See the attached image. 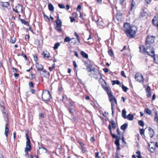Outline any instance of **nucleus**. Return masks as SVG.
Segmentation results:
<instances>
[{"label":"nucleus","mask_w":158,"mask_h":158,"mask_svg":"<svg viewBox=\"0 0 158 158\" xmlns=\"http://www.w3.org/2000/svg\"><path fill=\"white\" fill-rule=\"evenodd\" d=\"M70 18L71 19V22L72 23L75 20V19L73 17H70Z\"/></svg>","instance_id":"nucleus-54"},{"label":"nucleus","mask_w":158,"mask_h":158,"mask_svg":"<svg viewBox=\"0 0 158 158\" xmlns=\"http://www.w3.org/2000/svg\"><path fill=\"white\" fill-rule=\"evenodd\" d=\"M103 70L105 73H107L108 72V69L106 68L103 69Z\"/></svg>","instance_id":"nucleus-53"},{"label":"nucleus","mask_w":158,"mask_h":158,"mask_svg":"<svg viewBox=\"0 0 158 158\" xmlns=\"http://www.w3.org/2000/svg\"><path fill=\"white\" fill-rule=\"evenodd\" d=\"M80 54L81 56L85 59H87L88 58V54L83 51H81L80 52Z\"/></svg>","instance_id":"nucleus-17"},{"label":"nucleus","mask_w":158,"mask_h":158,"mask_svg":"<svg viewBox=\"0 0 158 158\" xmlns=\"http://www.w3.org/2000/svg\"><path fill=\"white\" fill-rule=\"evenodd\" d=\"M56 26H62V22L60 21V20H58V21H56Z\"/></svg>","instance_id":"nucleus-33"},{"label":"nucleus","mask_w":158,"mask_h":158,"mask_svg":"<svg viewBox=\"0 0 158 158\" xmlns=\"http://www.w3.org/2000/svg\"><path fill=\"white\" fill-rule=\"evenodd\" d=\"M34 59L35 61H37L38 60L37 56L35 55H33Z\"/></svg>","instance_id":"nucleus-49"},{"label":"nucleus","mask_w":158,"mask_h":158,"mask_svg":"<svg viewBox=\"0 0 158 158\" xmlns=\"http://www.w3.org/2000/svg\"><path fill=\"white\" fill-rule=\"evenodd\" d=\"M80 18L82 20V21H81V23H84L85 19V15H83L81 13H80Z\"/></svg>","instance_id":"nucleus-18"},{"label":"nucleus","mask_w":158,"mask_h":158,"mask_svg":"<svg viewBox=\"0 0 158 158\" xmlns=\"http://www.w3.org/2000/svg\"><path fill=\"white\" fill-rule=\"evenodd\" d=\"M135 5V2L133 1H132L131 3V10H132L133 9V7Z\"/></svg>","instance_id":"nucleus-44"},{"label":"nucleus","mask_w":158,"mask_h":158,"mask_svg":"<svg viewBox=\"0 0 158 158\" xmlns=\"http://www.w3.org/2000/svg\"><path fill=\"white\" fill-rule=\"evenodd\" d=\"M3 113L4 114V119L6 122L5 134L6 136L7 137L8 136L7 133L9 132V128L7 127L9 123L8 114L5 110L3 112Z\"/></svg>","instance_id":"nucleus-6"},{"label":"nucleus","mask_w":158,"mask_h":158,"mask_svg":"<svg viewBox=\"0 0 158 158\" xmlns=\"http://www.w3.org/2000/svg\"><path fill=\"white\" fill-rule=\"evenodd\" d=\"M96 23L98 26H102L103 24L102 18H100L98 20L96 21Z\"/></svg>","instance_id":"nucleus-22"},{"label":"nucleus","mask_w":158,"mask_h":158,"mask_svg":"<svg viewBox=\"0 0 158 158\" xmlns=\"http://www.w3.org/2000/svg\"><path fill=\"white\" fill-rule=\"evenodd\" d=\"M61 148V146L58 145H57V148H56L57 149H60Z\"/></svg>","instance_id":"nucleus-62"},{"label":"nucleus","mask_w":158,"mask_h":158,"mask_svg":"<svg viewBox=\"0 0 158 158\" xmlns=\"http://www.w3.org/2000/svg\"><path fill=\"white\" fill-rule=\"evenodd\" d=\"M148 130L149 131V133L150 136L151 138H152L154 136V132L153 129L149 127L148 128Z\"/></svg>","instance_id":"nucleus-14"},{"label":"nucleus","mask_w":158,"mask_h":158,"mask_svg":"<svg viewBox=\"0 0 158 158\" xmlns=\"http://www.w3.org/2000/svg\"><path fill=\"white\" fill-rule=\"evenodd\" d=\"M54 69V67L52 66L51 67H49V69L50 71H52Z\"/></svg>","instance_id":"nucleus-59"},{"label":"nucleus","mask_w":158,"mask_h":158,"mask_svg":"<svg viewBox=\"0 0 158 158\" xmlns=\"http://www.w3.org/2000/svg\"><path fill=\"white\" fill-rule=\"evenodd\" d=\"M74 35L77 37V40L79 41L78 35V34L76 32H74Z\"/></svg>","instance_id":"nucleus-52"},{"label":"nucleus","mask_w":158,"mask_h":158,"mask_svg":"<svg viewBox=\"0 0 158 158\" xmlns=\"http://www.w3.org/2000/svg\"><path fill=\"white\" fill-rule=\"evenodd\" d=\"M112 85H114L115 84H117L118 85H119L120 84V82L118 80H114L112 81Z\"/></svg>","instance_id":"nucleus-29"},{"label":"nucleus","mask_w":158,"mask_h":158,"mask_svg":"<svg viewBox=\"0 0 158 158\" xmlns=\"http://www.w3.org/2000/svg\"><path fill=\"white\" fill-rule=\"evenodd\" d=\"M135 78L137 81L139 82H143V77L141 74L138 73H136L135 76Z\"/></svg>","instance_id":"nucleus-10"},{"label":"nucleus","mask_w":158,"mask_h":158,"mask_svg":"<svg viewBox=\"0 0 158 158\" xmlns=\"http://www.w3.org/2000/svg\"><path fill=\"white\" fill-rule=\"evenodd\" d=\"M42 54L44 57L48 58L50 56V53L47 51L44 52Z\"/></svg>","instance_id":"nucleus-21"},{"label":"nucleus","mask_w":158,"mask_h":158,"mask_svg":"<svg viewBox=\"0 0 158 158\" xmlns=\"http://www.w3.org/2000/svg\"><path fill=\"white\" fill-rule=\"evenodd\" d=\"M73 65L74 67V68H75V71L76 75L77 76V71H76V68L77 67V64H76V62L75 61H74L73 62Z\"/></svg>","instance_id":"nucleus-30"},{"label":"nucleus","mask_w":158,"mask_h":158,"mask_svg":"<svg viewBox=\"0 0 158 158\" xmlns=\"http://www.w3.org/2000/svg\"><path fill=\"white\" fill-rule=\"evenodd\" d=\"M21 23H23L25 25H28L29 24L28 22L24 20L23 19H21Z\"/></svg>","instance_id":"nucleus-36"},{"label":"nucleus","mask_w":158,"mask_h":158,"mask_svg":"<svg viewBox=\"0 0 158 158\" xmlns=\"http://www.w3.org/2000/svg\"><path fill=\"white\" fill-rule=\"evenodd\" d=\"M35 66L36 68L38 70L42 71L43 67L42 65L37 63L35 64Z\"/></svg>","instance_id":"nucleus-16"},{"label":"nucleus","mask_w":158,"mask_h":158,"mask_svg":"<svg viewBox=\"0 0 158 158\" xmlns=\"http://www.w3.org/2000/svg\"><path fill=\"white\" fill-rule=\"evenodd\" d=\"M10 41L12 43H14L15 42V38L14 37L10 39Z\"/></svg>","instance_id":"nucleus-45"},{"label":"nucleus","mask_w":158,"mask_h":158,"mask_svg":"<svg viewBox=\"0 0 158 158\" xmlns=\"http://www.w3.org/2000/svg\"><path fill=\"white\" fill-rule=\"evenodd\" d=\"M134 116L133 115L130 114L128 115L127 116V118H126V119H127L129 120H132L134 119Z\"/></svg>","instance_id":"nucleus-20"},{"label":"nucleus","mask_w":158,"mask_h":158,"mask_svg":"<svg viewBox=\"0 0 158 158\" xmlns=\"http://www.w3.org/2000/svg\"><path fill=\"white\" fill-rule=\"evenodd\" d=\"M110 122L112 127L114 129H115L116 128V125L113 120L111 119Z\"/></svg>","instance_id":"nucleus-25"},{"label":"nucleus","mask_w":158,"mask_h":158,"mask_svg":"<svg viewBox=\"0 0 158 158\" xmlns=\"http://www.w3.org/2000/svg\"><path fill=\"white\" fill-rule=\"evenodd\" d=\"M92 40V39L91 38V34H89V37L88 38V39H87V40Z\"/></svg>","instance_id":"nucleus-56"},{"label":"nucleus","mask_w":158,"mask_h":158,"mask_svg":"<svg viewBox=\"0 0 158 158\" xmlns=\"http://www.w3.org/2000/svg\"><path fill=\"white\" fill-rule=\"evenodd\" d=\"M99 152H98L95 153V156L96 157H98Z\"/></svg>","instance_id":"nucleus-58"},{"label":"nucleus","mask_w":158,"mask_h":158,"mask_svg":"<svg viewBox=\"0 0 158 158\" xmlns=\"http://www.w3.org/2000/svg\"><path fill=\"white\" fill-rule=\"evenodd\" d=\"M109 99L111 102V107H114L115 104L117 105V103L115 98L113 95L112 93L110 91L107 92Z\"/></svg>","instance_id":"nucleus-5"},{"label":"nucleus","mask_w":158,"mask_h":158,"mask_svg":"<svg viewBox=\"0 0 158 158\" xmlns=\"http://www.w3.org/2000/svg\"><path fill=\"white\" fill-rule=\"evenodd\" d=\"M61 26H56V30L59 32H60L62 31V29L61 28Z\"/></svg>","instance_id":"nucleus-38"},{"label":"nucleus","mask_w":158,"mask_h":158,"mask_svg":"<svg viewBox=\"0 0 158 158\" xmlns=\"http://www.w3.org/2000/svg\"><path fill=\"white\" fill-rule=\"evenodd\" d=\"M126 113L127 111L123 109L122 110V116L124 119H126V118H127Z\"/></svg>","instance_id":"nucleus-23"},{"label":"nucleus","mask_w":158,"mask_h":158,"mask_svg":"<svg viewBox=\"0 0 158 158\" xmlns=\"http://www.w3.org/2000/svg\"><path fill=\"white\" fill-rule=\"evenodd\" d=\"M152 144H153L156 148V147H158V143L156 142V143L154 142H152Z\"/></svg>","instance_id":"nucleus-43"},{"label":"nucleus","mask_w":158,"mask_h":158,"mask_svg":"<svg viewBox=\"0 0 158 158\" xmlns=\"http://www.w3.org/2000/svg\"><path fill=\"white\" fill-rule=\"evenodd\" d=\"M44 18L46 19H48V20H49V18L46 15H44Z\"/></svg>","instance_id":"nucleus-57"},{"label":"nucleus","mask_w":158,"mask_h":158,"mask_svg":"<svg viewBox=\"0 0 158 158\" xmlns=\"http://www.w3.org/2000/svg\"><path fill=\"white\" fill-rule=\"evenodd\" d=\"M14 75L15 77H18L19 75V74L18 73H15L14 74Z\"/></svg>","instance_id":"nucleus-64"},{"label":"nucleus","mask_w":158,"mask_h":158,"mask_svg":"<svg viewBox=\"0 0 158 158\" xmlns=\"http://www.w3.org/2000/svg\"><path fill=\"white\" fill-rule=\"evenodd\" d=\"M149 147L150 148V151L151 152L153 153L155 152L156 148L153 144H152V142H151V144H149Z\"/></svg>","instance_id":"nucleus-15"},{"label":"nucleus","mask_w":158,"mask_h":158,"mask_svg":"<svg viewBox=\"0 0 158 158\" xmlns=\"http://www.w3.org/2000/svg\"><path fill=\"white\" fill-rule=\"evenodd\" d=\"M71 40V39L69 37H66L64 40V42H69Z\"/></svg>","instance_id":"nucleus-40"},{"label":"nucleus","mask_w":158,"mask_h":158,"mask_svg":"<svg viewBox=\"0 0 158 158\" xmlns=\"http://www.w3.org/2000/svg\"><path fill=\"white\" fill-rule=\"evenodd\" d=\"M123 29L127 37L130 38H133L135 36L136 31L133 29L132 27L131 26L130 24L125 23Z\"/></svg>","instance_id":"nucleus-1"},{"label":"nucleus","mask_w":158,"mask_h":158,"mask_svg":"<svg viewBox=\"0 0 158 158\" xmlns=\"http://www.w3.org/2000/svg\"><path fill=\"white\" fill-rule=\"evenodd\" d=\"M29 85L31 87H33L34 86V84L32 82H30L29 84Z\"/></svg>","instance_id":"nucleus-51"},{"label":"nucleus","mask_w":158,"mask_h":158,"mask_svg":"<svg viewBox=\"0 0 158 158\" xmlns=\"http://www.w3.org/2000/svg\"><path fill=\"white\" fill-rule=\"evenodd\" d=\"M85 64L87 67L88 72H91L93 74L95 75L98 76L100 74V73L98 70L95 68H92V65L89 64L86 61L84 62Z\"/></svg>","instance_id":"nucleus-3"},{"label":"nucleus","mask_w":158,"mask_h":158,"mask_svg":"<svg viewBox=\"0 0 158 158\" xmlns=\"http://www.w3.org/2000/svg\"><path fill=\"white\" fill-rule=\"evenodd\" d=\"M121 75L123 77H126V76L125 75V73L123 71H122L121 73Z\"/></svg>","instance_id":"nucleus-50"},{"label":"nucleus","mask_w":158,"mask_h":158,"mask_svg":"<svg viewBox=\"0 0 158 158\" xmlns=\"http://www.w3.org/2000/svg\"><path fill=\"white\" fill-rule=\"evenodd\" d=\"M26 136L27 140L26 142V148L25 149V155H27L28 154V151H30L31 147L30 145V140L29 138L28 135L27 134H26Z\"/></svg>","instance_id":"nucleus-8"},{"label":"nucleus","mask_w":158,"mask_h":158,"mask_svg":"<svg viewBox=\"0 0 158 158\" xmlns=\"http://www.w3.org/2000/svg\"><path fill=\"white\" fill-rule=\"evenodd\" d=\"M69 112L71 114H72L73 113L74 111V109L72 108H70L69 109Z\"/></svg>","instance_id":"nucleus-47"},{"label":"nucleus","mask_w":158,"mask_h":158,"mask_svg":"<svg viewBox=\"0 0 158 158\" xmlns=\"http://www.w3.org/2000/svg\"><path fill=\"white\" fill-rule=\"evenodd\" d=\"M43 100L44 101H48L50 99L51 95L49 92L46 89L44 90L42 95Z\"/></svg>","instance_id":"nucleus-7"},{"label":"nucleus","mask_w":158,"mask_h":158,"mask_svg":"<svg viewBox=\"0 0 158 158\" xmlns=\"http://www.w3.org/2000/svg\"><path fill=\"white\" fill-rule=\"evenodd\" d=\"M127 124L125 123L123 125H122L120 127V128L122 130L125 131V129L127 128Z\"/></svg>","instance_id":"nucleus-24"},{"label":"nucleus","mask_w":158,"mask_h":158,"mask_svg":"<svg viewBox=\"0 0 158 158\" xmlns=\"http://www.w3.org/2000/svg\"><path fill=\"white\" fill-rule=\"evenodd\" d=\"M155 56V55L153 56H154V61L156 63L158 64V56Z\"/></svg>","instance_id":"nucleus-34"},{"label":"nucleus","mask_w":158,"mask_h":158,"mask_svg":"<svg viewBox=\"0 0 158 158\" xmlns=\"http://www.w3.org/2000/svg\"><path fill=\"white\" fill-rule=\"evenodd\" d=\"M58 6L61 9H64L65 8L64 5L62 4H59Z\"/></svg>","instance_id":"nucleus-42"},{"label":"nucleus","mask_w":158,"mask_h":158,"mask_svg":"<svg viewBox=\"0 0 158 158\" xmlns=\"http://www.w3.org/2000/svg\"><path fill=\"white\" fill-rule=\"evenodd\" d=\"M145 49V47L143 45H141L139 47L140 52L145 55H149L152 56L155 55V52L154 50H151L150 47H146Z\"/></svg>","instance_id":"nucleus-2"},{"label":"nucleus","mask_w":158,"mask_h":158,"mask_svg":"<svg viewBox=\"0 0 158 158\" xmlns=\"http://www.w3.org/2000/svg\"><path fill=\"white\" fill-rule=\"evenodd\" d=\"M13 10L15 12V13H19L22 11L23 7L22 6L18 4L16 6L15 8H13Z\"/></svg>","instance_id":"nucleus-11"},{"label":"nucleus","mask_w":158,"mask_h":158,"mask_svg":"<svg viewBox=\"0 0 158 158\" xmlns=\"http://www.w3.org/2000/svg\"><path fill=\"white\" fill-rule=\"evenodd\" d=\"M80 145L81 147V150L82 153H85L86 151V150L85 148L84 147V144L80 142Z\"/></svg>","instance_id":"nucleus-19"},{"label":"nucleus","mask_w":158,"mask_h":158,"mask_svg":"<svg viewBox=\"0 0 158 158\" xmlns=\"http://www.w3.org/2000/svg\"><path fill=\"white\" fill-rule=\"evenodd\" d=\"M111 135V136H112V137L114 138L117 139H118V136L116 135L115 134H113L112 133V134H110Z\"/></svg>","instance_id":"nucleus-48"},{"label":"nucleus","mask_w":158,"mask_h":158,"mask_svg":"<svg viewBox=\"0 0 158 158\" xmlns=\"http://www.w3.org/2000/svg\"><path fill=\"white\" fill-rule=\"evenodd\" d=\"M90 140L91 142H93L94 141V137H91L90 139Z\"/></svg>","instance_id":"nucleus-63"},{"label":"nucleus","mask_w":158,"mask_h":158,"mask_svg":"<svg viewBox=\"0 0 158 158\" xmlns=\"http://www.w3.org/2000/svg\"><path fill=\"white\" fill-rule=\"evenodd\" d=\"M136 154H137L136 156L138 158H142V156L141 155V153L140 152L138 151L136 152Z\"/></svg>","instance_id":"nucleus-32"},{"label":"nucleus","mask_w":158,"mask_h":158,"mask_svg":"<svg viewBox=\"0 0 158 158\" xmlns=\"http://www.w3.org/2000/svg\"><path fill=\"white\" fill-rule=\"evenodd\" d=\"M40 73L41 75V77L42 78L43 77L46 78H49L50 76L49 73L45 69L43 70L41 72H40Z\"/></svg>","instance_id":"nucleus-9"},{"label":"nucleus","mask_w":158,"mask_h":158,"mask_svg":"<svg viewBox=\"0 0 158 158\" xmlns=\"http://www.w3.org/2000/svg\"><path fill=\"white\" fill-rule=\"evenodd\" d=\"M155 98H156V95H155V94H154L152 96V100H155Z\"/></svg>","instance_id":"nucleus-60"},{"label":"nucleus","mask_w":158,"mask_h":158,"mask_svg":"<svg viewBox=\"0 0 158 158\" xmlns=\"http://www.w3.org/2000/svg\"><path fill=\"white\" fill-rule=\"evenodd\" d=\"M147 92V95L148 97L150 98L151 95V92L150 90V88L149 86H148L146 89Z\"/></svg>","instance_id":"nucleus-13"},{"label":"nucleus","mask_w":158,"mask_h":158,"mask_svg":"<svg viewBox=\"0 0 158 158\" xmlns=\"http://www.w3.org/2000/svg\"><path fill=\"white\" fill-rule=\"evenodd\" d=\"M108 129L110 131V134H112V131L111 130V127L110 125H109L108 126Z\"/></svg>","instance_id":"nucleus-55"},{"label":"nucleus","mask_w":158,"mask_h":158,"mask_svg":"<svg viewBox=\"0 0 158 158\" xmlns=\"http://www.w3.org/2000/svg\"><path fill=\"white\" fill-rule=\"evenodd\" d=\"M144 132V131L143 129H140V133L141 135H142Z\"/></svg>","instance_id":"nucleus-46"},{"label":"nucleus","mask_w":158,"mask_h":158,"mask_svg":"<svg viewBox=\"0 0 158 158\" xmlns=\"http://www.w3.org/2000/svg\"><path fill=\"white\" fill-rule=\"evenodd\" d=\"M72 15L73 16L76 17L77 15V14L75 12Z\"/></svg>","instance_id":"nucleus-61"},{"label":"nucleus","mask_w":158,"mask_h":158,"mask_svg":"<svg viewBox=\"0 0 158 158\" xmlns=\"http://www.w3.org/2000/svg\"><path fill=\"white\" fill-rule=\"evenodd\" d=\"M60 43H56L55 45H54V50H56V49H57L58 47L60 46Z\"/></svg>","instance_id":"nucleus-31"},{"label":"nucleus","mask_w":158,"mask_h":158,"mask_svg":"<svg viewBox=\"0 0 158 158\" xmlns=\"http://www.w3.org/2000/svg\"><path fill=\"white\" fill-rule=\"evenodd\" d=\"M154 38L153 36H148L146 39V47H150L151 50H154L152 46L153 43L154 42Z\"/></svg>","instance_id":"nucleus-4"},{"label":"nucleus","mask_w":158,"mask_h":158,"mask_svg":"<svg viewBox=\"0 0 158 158\" xmlns=\"http://www.w3.org/2000/svg\"><path fill=\"white\" fill-rule=\"evenodd\" d=\"M122 88L123 90L125 92L127 91V90L128 89L127 87L124 86L123 85H122Z\"/></svg>","instance_id":"nucleus-37"},{"label":"nucleus","mask_w":158,"mask_h":158,"mask_svg":"<svg viewBox=\"0 0 158 158\" xmlns=\"http://www.w3.org/2000/svg\"><path fill=\"white\" fill-rule=\"evenodd\" d=\"M0 5L2 7V9H4L5 8H7L9 5V4L7 2H0Z\"/></svg>","instance_id":"nucleus-12"},{"label":"nucleus","mask_w":158,"mask_h":158,"mask_svg":"<svg viewBox=\"0 0 158 158\" xmlns=\"http://www.w3.org/2000/svg\"><path fill=\"white\" fill-rule=\"evenodd\" d=\"M154 120L155 121L157 122L158 121V115L156 111L155 113V117Z\"/></svg>","instance_id":"nucleus-28"},{"label":"nucleus","mask_w":158,"mask_h":158,"mask_svg":"<svg viewBox=\"0 0 158 158\" xmlns=\"http://www.w3.org/2000/svg\"><path fill=\"white\" fill-rule=\"evenodd\" d=\"M144 111L149 115H151L152 114L151 111L148 108H145Z\"/></svg>","instance_id":"nucleus-27"},{"label":"nucleus","mask_w":158,"mask_h":158,"mask_svg":"<svg viewBox=\"0 0 158 158\" xmlns=\"http://www.w3.org/2000/svg\"><path fill=\"white\" fill-rule=\"evenodd\" d=\"M138 124L140 126L142 127H143L144 125V122L142 120L139 121L138 122Z\"/></svg>","instance_id":"nucleus-39"},{"label":"nucleus","mask_w":158,"mask_h":158,"mask_svg":"<svg viewBox=\"0 0 158 158\" xmlns=\"http://www.w3.org/2000/svg\"><path fill=\"white\" fill-rule=\"evenodd\" d=\"M108 53L109 55L111 56L114 55L113 51L112 50H109L108 51Z\"/></svg>","instance_id":"nucleus-41"},{"label":"nucleus","mask_w":158,"mask_h":158,"mask_svg":"<svg viewBox=\"0 0 158 158\" xmlns=\"http://www.w3.org/2000/svg\"><path fill=\"white\" fill-rule=\"evenodd\" d=\"M115 143L117 146H120V144L119 142V139L118 138L115 139Z\"/></svg>","instance_id":"nucleus-35"},{"label":"nucleus","mask_w":158,"mask_h":158,"mask_svg":"<svg viewBox=\"0 0 158 158\" xmlns=\"http://www.w3.org/2000/svg\"><path fill=\"white\" fill-rule=\"evenodd\" d=\"M48 9L50 11H52L54 10V8L53 5L51 4H49L48 6Z\"/></svg>","instance_id":"nucleus-26"}]
</instances>
